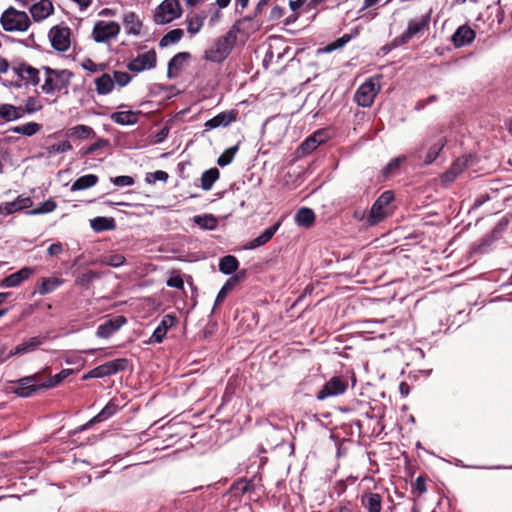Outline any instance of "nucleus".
Returning <instances> with one entry per match:
<instances>
[{"instance_id":"f257e3e1","label":"nucleus","mask_w":512,"mask_h":512,"mask_svg":"<svg viewBox=\"0 0 512 512\" xmlns=\"http://www.w3.org/2000/svg\"><path fill=\"white\" fill-rule=\"evenodd\" d=\"M236 39V32L229 30L226 34L218 37L213 45L205 51L204 59L215 63L224 61L229 56Z\"/></svg>"},{"instance_id":"f03ea898","label":"nucleus","mask_w":512,"mask_h":512,"mask_svg":"<svg viewBox=\"0 0 512 512\" xmlns=\"http://www.w3.org/2000/svg\"><path fill=\"white\" fill-rule=\"evenodd\" d=\"M393 201L394 193L389 190L384 191L373 203L366 218L367 224L374 226L390 216L394 211Z\"/></svg>"},{"instance_id":"7ed1b4c3","label":"nucleus","mask_w":512,"mask_h":512,"mask_svg":"<svg viewBox=\"0 0 512 512\" xmlns=\"http://www.w3.org/2000/svg\"><path fill=\"white\" fill-rule=\"evenodd\" d=\"M44 83L41 86L42 91L45 94H54L67 88L72 73L66 69L57 70L49 67H44Z\"/></svg>"},{"instance_id":"20e7f679","label":"nucleus","mask_w":512,"mask_h":512,"mask_svg":"<svg viewBox=\"0 0 512 512\" xmlns=\"http://www.w3.org/2000/svg\"><path fill=\"white\" fill-rule=\"evenodd\" d=\"M0 23L7 32H25L31 25L28 14L14 7H9L2 13Z\"/></svg>"},{"instance_id":"39448f33","label":"nucleus","mask_w":512,"mask_h":512,"mask_svg":"<svg viewBox=\"0 0 512 512\" xmlns=\"http://www.w3.org/2000/svg\"><path fill=\"white\" fill-rule=\"evenodd\" d=\"M182 8L178 0H164L154 10L153 20L158 25L168 24L179 18Z\"/></svg>"},{"instance_id":"423d86ee","label":"nucleus","mask_w":512,"mask_h":512,"mask_svg":"<svg viewBox=\"0 0 512 512\" xmlns=\"http://www.w3.org/2000/svg\"><path fill=\"white\" fill-rule=\"evenodd\" d=\"M379 91V77H371L357 89L354 99L359 106L370 107Z\"/></svg>"},{"instance_id":"0eeeda50","label":"nucleus","mask_w":512,"mask_h":512,"mask_svg":"<svg viewBox=\"0 0 512 512\" xmlns=\"http://www.w3.org/2000/svg\"><path fill=\"white\" fill-rule=\"evenodd\" d=\"M120 25L115 21H97L92 30V38L97 43H108L120 33Z\"/></svg>"},{"instance_id":"6e6552de","label":"nucleus","mask_w":512,"mask_h":512,"mask_svg":"<svg viewBox=\"0 0 512 512\" xmlns=\"http://www.w3.org/2000/svg\"><path fill=\"white\" fill-rule=\"evenodd\" d=\"M127 364L128 360L125 358H119L106 362L89 371L87 374L83 376V379L103 378L106 376L116 374L119 371H123L127 367Z\"/></svg>"},{"instance_id":"1a4fd4ad","label":"nucleus","mask_w":512,"mask_h":512,"mask_svg":"<svg viewBox=\"0 0 512 512\" xmlns=\"http://www.w3.org/2000/svg\"><path fill=\"white\" fill-rule=\"evenodd\" d=\"M157 63V55L154 50L137 55L127 64V69L133 73H141L146 70L155 68Z\"/></svg>"},{"instance_id":"9d476101","label":"nucleus","mask_w":512,"mask_h":512,"mask_svg":"<svg viewBox=\"0 0 512 512\" xmlns=\"http://www.w3.org/2000/svg\"><path fill=\"white\" fill-rule=\"evenodd\" d=\"M348 388V382L339 376L332 377L325 383L316 395L317 400L323 401L329 397L342 395Z\"/></svg>"},{"instance_id":"9b49d317","label":"nucleus","mask_w":512,"mask_h":512,"mask_svg":"<svg viewBox=\"0 0 512 512\" xmlns=\"http://www.w3.org/2000/svg\"><path fill=\"white\" fill-rule=\"evenodd\" d=\"M11 71L25 85H37L40 82L39 70L25 62L13 63Z\"/></svg>"},{"instance_id":"f8f14e48","label":"nucleus","mask_w":512,"mask_h":512,"mask_svg":"<svg viewBox=\"0 0 512 512\" xmlns=\"http://www.w3.org/2000/svg\"><path fill=\"white\" fill-rule=\"evenodd\" d=\"M39 382L40 375L38 373L21 378L16 382L14 393L20 397L32 396L39 389H44Z\"/></svg>"},{"instance_id":"ddd939ff","label":"nucleus","mask_w":512,"mask_h":512,"mask_svg":"<svg viewBox=\"0 0 512 512\" xmlns=\"http://www.w3.org/2000/svg\"><path fill=\"white\" fill-rule=\"evenodd\" d=\"M49 38L52 47L60 52H65L70 47V29L67 27H52Z\"/></svg>"},{"instance_id":"4468645a","label":"nucleus","mask_w":512,"mask_h":512,"mask_svg":"<svg viewBox=\"0 0 512 512\" xmlns=\"http://www.w3.org/2000/svg\"><path fill=\"white\" fill-rule=\"evenodd\" d=\"M176 323H177V318L175 315H173V314L164 315L162 320L160 321L159 325L156 327V329L150 336L147 343L148 344H158V343L163 342L168 330L171 327L175 326Z\"/></svg>"},{"instance_id":"2eb2a0df","label":"nucleus","mask_w":512,"mask_h":512,"mask_svg":"<svg viewBox=\"0 0 512 512\" xmlns=\"http://www.w3.org/2000/svg\"><path fill=\"white\" fill-rule=\"evenodd\" d=\"M330 138V133L326 129H320L310 135L299 147L302 154H310L320 144L325 143Z\"/></svg>"},{"instance_id":"dca6fc26","label":"nucleus","mask_w":512,"mask_h":512,"mask_svg":"<svg viewBox=\"0 0 512 512\" xmlns=\"http://www.w3.org/2000/svg\"><path fill=\"white\" fill-rule=\"evenodd\" d=\"M35 269L32 267H23L19 271L12 273L5 277L0 282V287L2 288H13L20 286L25 280H28L32 275H34Z\"/></svg>"},{"instance_id":"f3484780","label":"nucleus","mask_w":512,"mask_h":512,"mask_svg":"<svg viewBox=\"0 0 512 512\" xmlns=\"http://www.w3.org/2000/svg\"><path fill=\"white\" fill-rule=\"evenodd\" d=\"M125 323L126 319L123 316H117L113 319H109L98 326L96 336L107 339L118 331Z\"/></svg>"},{"instance_id":"a211bd4d","label":"nucleus","mask_w":512,"mask_h":512,"mask_svg":"<svg viewBox=\"0 0 512 512\" xmlns=\"http://www.w3.org/2000/svg\"><path fill=\"white\" fill-rule=\"evenodd\" d=\"M29 12L35 22H41L53 14L54 6L50 0H39L31 5Z\"/></svg>"},{"instance_id":"6ab92c4d","label":"nucleus","mask_w":512,"mask_h":512,"mask_svg":"<svg viewBox=\"0 0 512 512\" xmlns=\"http://www.w3.org/2000/svg\"><path fill=\"white\" fill-rule=\"evenodd\" d=\"M236 117L237 112L234 110L221 112L204 123L205 131H210L219 127H227L236 120Z\"/></svg>"},{"instance_id":"aec40b11","label":"nucleus","mask_w":512,"mask_h":512,"mask_svg":"<svg viewBox=\"0 0 512 512\" xmlns=\"http://www.w3.org/2000/svg\"><path fill=\"white\" fill-rule=\"evenodd\" d=\"M429 21V15H425L419 19L409 21L407 30L401 36L402 43H407L416 34L425 30L429 25Z\"/></svg>"},{"instance_id":"412c9836","label":"nucleus","mask_w":512,"mask_h":512,"mask_svg":"<svg viewBox=\"0 0 512 512\" xmlns=\"http://www.w3.org/2000/svg\"><path fill=\"white\" fill-rule=\"evenodd\" d=\"M361 505L367 512H381L382 496L378 493L366 492L361 496Z\"/></svg>"},{"instance_id":"4be33fe9","label":"nucleus","mask_w":512,"mask_h":512,"mask_svg":"<svg viewBox=\"0 0 512 512\" xmlns=\"http://www.w3.org/2000/svg\"><path fill=\"white\" fill-rule=\"evenodd\" d=\"M40 345H41L40 339L37 337H32L28 341L18 344L14 349H12L9 352V354L6 358L2 359V361H5L6 359L13 357V356H18V355H23V354L33 352Z\"/></svg>"},{"instance_id":"5701e85b","label":"nucleus","mask_w":512,"mask_h":512,"mask_svg":"<svg viewBox=\"0 0 512 512\" xmlns=\"http://www.w3.org/2000/svg\"><path fill=\"white\" fill-rule=\"evenodd\" d=\"M475 38V32L468 26L459 27L454 35L452 41L456 47H463L470 44Z\"/></svg>"},{"instance_id":"b1692460","label":"nucleus","mask_w":512,"mask_h":512,"mask_svg":"<svg viewBox=\"0 0 512 512\" xmlns=\"http://www.w3.org/2000/svg\"><path fill=\"white\" fill-rule=\"evenodd\" d=\"M281 225V222H277L271 227L267 228L263 233H261L258 237L251 240L247 245L246 248L248 249H255L257 247H260L264 244H266L270 239L274 236V234L277 232Z\"/></svg>"},{"instance_id":"393cba45","label":"nucleus","mask_w":512,"mask_h":512,"mask_svg":"<svg viewBox=\"0 0 512 512\" xmlns=\"http://www.w3.org/2000/svg\"><path fill=\"white\" fill-rule=\"evenodd\" d=\"M123 24L127 34L135 36L140 35L142 23L134 12H128L124 15Z\"/></svg>"},{"instance_id":"a878e982","label":"nucleus","mask_w":512,"mask_h":512,"mask_svg":"<svg viewBox=\"0 0 512 512\" xmlns=\"http://www.w3.org/2000/svg\"><path fill=\"white\" fill-rule=\"evenodd\" d=\"M140 112L128 110L117 111L111 114L110 118L119 125H133L138 121Z\"/></svg>"},{"instance_id":"bb28decb","label":"nucleus","mask_w":512,"mask_h":512,"mask_svg":"<svg viewBox=\"0 0 512 512\" xmlns=\"http://www.w3.org/2000/svg\"><path fill=\"white\" fill-rule=\"evenodd\" d=\"M0 118L7 122L23 118L22 107L12 104H0Z\"/></svg>"},{"instance_id":"cd10ccee","label":"nucleus","mask_w":512,"mask_h":512,"mask_svg":"<svg viewBox=\"0 0 512 512\" xmlns=\"http://www.w3.org/2000/svg\"><path fill=\"white\" fill-rule=\"evenodd\" d=\"M63 282V279L57 277H42L39 280L37 292L41 295L49 294L61 286Z\"/></svg>"},{"instance_id":"c85d7f7f","label":"nucleus","mask_w":512,"mask_h":512,"mask_svg":"<svg viewBox=\"0 0 512 512\" xmlns=\"http://www.w3.org/2000/svg\"><path fill=\"white\" fill-rule=\"evenodd\" d=\"M95 86L98 94L106 95L114 89V80L109 74L104 73L95 79Z\"/></svg>"},{"instance_id":"c756f323","label":"nucleus","mask_w":512,"mask_h":512,"mask_svg":"<svg viewBox=\"0 0 512 512\" xmlns=\"http://www.w3.org/2000/svg\"><path fill=\"white\" fill-rule=\"evenodd\" d=\"M445 144L446 140L443 137H439L434 142L431 143L424 161L426 165H429L436 160L439 153L444 148Z\"/></svg>"},{"instance_id":"7c9ffc66","label":"nucleus","mask_w":512,"mask_h":512,"mask_svg":"<svg viewBox=\"0 0 512 512\" xmlns=\"http://www.w3.org/2000/svg\"><path fill=\"white\" fill-rule=\"evenodd\" d=\"M98 177L94 174H87L78 178L71 186V191H80L95 186Z\"/></svg>"},{"instance_id":"2f4dec72","label":"nucleus","mask_w":512,"mask_h":512,"mask_svg":"<svg viewBox=\"0 0 512 512\" xmlns=\"http://www.w3.org/2000/svg\"><path fill=\"white\" fill-rule=\"evenodd\" d=\"M42 126L36 122L24 123L10 129L11 132L23 136L31 137L41 130Z\"/></svg>"},{"instance_id":"473e14b6","label":"nucleus","mask_w":512,"mask_h":512,"mask_svg":"<svg viewBox=\"0 0 512 512\" xmlns=\"http://www.w3.org/2000/svg\"><path fill=\"white\" fill-rule=\"evenodd\" d=\"M315 214L310 208H301L295 215V222L298 226L309 227L314 223Z\"/></svg>"},{"instance_id":"72a5a7b5","label":"nucleus","mask_w":512,"mask_h":512,"mask_svg":"<svg viewBox=\"0 0 512 512\" xmlns=\"http://www.w3.org/2000/svg\"><path fill=\"white\" fill-rule=\"evenodd\" d=\"M90 226L95 232L108 231L115 228V221L113 218L96 217L90 220Z\"/></svg>"},{"instance_id":"f704fd0d","label":"nucleus","mask_w":512,"mask_h":512,"mask_svg":"<svg viewBox=\"0 0 512 512\" xmlns=\"http://www.w3.org/2000/svg\"><path fill=\"white\" fill-rule=\"evenodd\" d=\"M193 221L200 228L206 230H214L218 224L216 217L212 214L196 215L193 217Z\"/></svg>"},{"instance_id":"c9c22d12","label":"nucleus","mask_w":512,"mask_h":512,"mask_svg":"<svg viewBox=\"0 0 512 512\" xmlns=\"http://www.w3.org/2000/svg\"><path fill=\"white\" fill-rule=\"evenodd\" d=\"M238 260L232 255L224 256L219 262V270L224 274H231L238 269Z\"/></svg>"},{"instance_id":"e433bc0d","label":"nucleus","mask_w":512,"mask_h":512,"mask_svg":"<svg viewBox=\"0 0 512 512\" xmlns=\"http://www.w3.org/2000/svg\"><path fill=\"white\" fill-rule=\"evenodd\" d=\"M72 373L73 369H63L58 374L50 377L46 382L40 383V386L44 389L56 387Z\"/></svg>"},{"instance_id":"4c0bfd02","label":"nucleus","mask_w":512,"mask_h":512,"mask_svg":"<svg viewBox=\"0 0 512 512\" xmlns=\"http://www.w3.org/2000/svg\"><path fill=\"white\" fill-rule=\"evenodd\" d=\"M218 178L219 171L217 168H212L205 171L201 176V187L204 190H210Z\"/></svg>"},{"instance_id":"58836bf2","label":"nucleus","mask_w":512,"mask_h":512,"mask_svg":"<svg viewBox=\"0 0 512 512\" xmlns=\"http://www.w3.org/2000/svg\"><path fill=\"white\" fill-rule=\"evenodd\" d=\"M184 32L182 29H173L165 34L160 40L159 45L161 47H168L170 45L176 44L179 42L183 36Z\"/></svg>"},{"instance_id":"ea45409f","label":"nucleus","mask_w":512,"mask_h":512,"mask_svg":"<svg viewBox=\"0 0 512 512\" xmlns=\"http://www.w3.org/2000/svg\"><path fill=\"white\" fill-rule=\"evenodd\" d=\"M43 108L41 101L36 97H28L24 102V107H22L23 116L25 114H34L40 111Z\"/></svg>"},{"instance_id":"a19ab883","label":"nucleus","mask_w":512,"mask_h":512,"mask_svg":"<svg viewBox=\"0 0 512 512\" xmlns=\"http://www.w3.org/2000/svg\"><path fill=\"white\" fill-rule=\"evenodd\" d=\"M237 150H238V147L237 146H234V147H230L228 149H226L218 158L217 160V164L221 167H224V166H227L229 165L234 157H235V154L237 153Z\"/></svg>"},{"instance_id":"79ce46f5","label":"nucleus","mask_w":512,"mask_h":512,"mask_svg":"<svg viewBox=\"0 0 512 512\" xmlns=\"http://www.w3.org/2000/svg\"><path fill=\"white\" fill-rule=\"evenodd\" d=\"M55 201L49 199L43 202L38 208L32 209L27 212L28 215H40L45 213H50L56 209Z\"/></svg>"},{"instance_id":"37998d69","label":"nucleus","mask_w":512,"mask_h":512,"mask_svg":"<svg viewBox=\"0 0 512 512\" xmlns=\"http://www.w3.org/2000/svg\"><path fill=\"white\" fill-rule=\"evenodd\" d=\"M69 133L70 136L85 139L93 134V129L85 125H76L69 130Z\"/></svg>"},{"instance_id":"c03bdc74","label":"nucleus","mask_w":512,"mask_h":512,"mask_svg":"<svg viewBox=\"0 0 512 512\" xmlns=\"http://www.w3.org/2000/svg\"><path fill=\"white\" fill-rule=\"evenodd\" d=\"M72 149V145L69 141H61L59 143L50 145L46 148L48 155H55L59 153H65Z\"/></svg>"},{"instance_id":"a18cd8bd","label":"nucleus","mask_w":512,"mask_h":512,"mask_svg":"<svg viewBox=\"0 0 512 512\" xmlns=\"http://www.w3.org/2000/svg\"><path fill=\"white\" fill-rule=\"evenodd\" d=\"M203 26V17L194 16L187 20V31L194 35L197 34Z\"/></svg>"},{"instance_id":"49530a36","label":"nucleus","mask_w":512,"mask_h":512,"mask_svg":"<svg viewBox=\"0 0 512 512\" xmlns=\"http://www.w3.org/2000/svg\"><path fill=\"white\" fill-rule=\"evenodd\" d=\"M103 263L111 267H120L125 263V257L121 254H110L104 257Z\"/></svg>"},{"instance_id":"de8ad7c7","label":"nucleus","mask_w":512,"mask_h":512,"mask_svg":"<svg viewBox=\"0 0 512 512\" xmlns=\"http://www.w3.org/2000/svg\"><path fill=\"white\" fill-rule=\"evenodd\" d=\"M404 157H397V158H394L392 159L386 166L385 168L383 169V175L385 177H388L390 176L391 174H393V172L395 170H397L401 163L404 161Z\"/></svg>"},{"instance_id":"09e8293b","label":"nucleus","mask_w":512,"mask_h":512,"mask_svg":"<svg viewBox=\"0 0 512 512\" xmlns=\"http://www.w3.org/2000/svg\"><path fill=\"white\" fill-rule=\"evenodd\" d=\"M168 174L165 171L158 170L155 172L148 173L146 175V182L149 184H155L157 181H167Z\"/></svg>"},{"instance_id":"8fccbe9b","label":"nucleus","mask_w":512,"mask_h":512,"mask_svg":"<svg viewBox=\"0 0 512 512\" xmlns=\"http://www.w3.org/2000/svg\"><path fill=\"white\" fill-rule=\"evenodd\" d=\"M351 40V36L348 34H344L342 37L338 38L334 42L330 43L326 48V52H331L333 50L342 48L346 43Z\"/></svg>"},{"instance_id":"3c124183","label":"nucleus","mask_w":512,"mask_h":512,"mask_svg":"<svg viewBox=\"0 0 512 512\" xmlns=\"http://www.w3.org/2000/svg\"><path fill=\"white\" fill-rule=\"evenodd\" d=\"M232 488L240 494H245L252 489V482L247 479H240L233 484Z\"/></svg>"},{"instance_id":"603ef678","label":"nucleus","mask_w":512,"mask_h":512,"mask_svg":"<svg viewBox=\"0 0 512 512\" xmlns=\"http://www.w3.org/2000/svg\"><path fill=\"white\" fill-rule=\"evenodd\" d=\"M114 84L117 83L119 86H126L131 81V76L122 71H115L113 75Z\"/></svg>"},{"instance_id":"864d4df0","label":"nucleus","mask_w":512,"mask_h":512,"mask_svg":"<svg viewBox=\"0 0 512 512\" xmlns=\"http://www.w3.org/2000/svg\"><path fill=\"white\" fill-rule=\"evenodd\" d=\"M111 182L116 186L124 187L133 185L134 179L131 176L123 175L111 178Z\"/></svg>"},{"instance_id":"5fc2aeb1","label":"nucleus","mask_w":512,"mask_h":512,"mask_svg":"<svg viewBox=\"0 0 512 512\" xmlns=\"http://www.w3.org/2000/svg\"><path fill=\"white\" fill-rule=\"evenodd\" d=\"M189 58V53L182 52L175 55L169 62V69L175 67L179 68L180 65Z\"/></svg>"},{"instance_id":"6e6d98bb","label":"nucleus","mask_w":512,"mask_h":512,"mask_svg":"<svg viewBox=\"0 0 512 512\" xmlns=\"http://www.w3.org/2000/svg\"><path fill=\"white\" fill-rule=\"evenodd\" d=\"M82 67L87 70V71H90V72H98V71H101L104 69V65H99V64H96L94 61H92L91 59H85L83 62H82Z\"/></svg>"},{"instance_id":"4d7b16f0","label":"nucleus","mask_w":512,"mask_h":512,"mask_svg":"<svg viewBox=\"0 0 512 512\" xmlns=\"http://www.w3.org/2000/svg\"><path fill=\"white\" fill-rule=\"evenodd\" d=\"M109 145V141L106 139H98L95 143L91 144L85 151V154H92L98 149H102Z\"/></svg>"},{"instance_id":"13d9d810","label":"nucleus","mask_w":512,"mask_h":512,"mask_svg":"<svg viewBox=\"0 0 512 512\" xmlns=\"http://www.w3.org/2000/svg\"><path fill=\"white\" fill-rule=\"evenodd\" d=\"M114 413L113 409L110 406H106L101 410L99 414H97L89 423L100 422L110 417Z\"/></svg>"},{"instance_id":"bf43d9fd","label":"nucleus","mask_w":512,"mask_h":512,"mask_svg":"<svg viewBox=\"0 0 512 512\" xmlns=\"http://www.w3.org/2000/svg\"><path fill=\"white\" fill-rule=\"evenodd\" d=\"M167 286L177 289H183L184 281L180 275H174L167 280Z\"/></svg>"},{"instance_id":"052dcab7","label":"nucleus","mask_w":512,"mask_h":512,"mask_svg":"<svg viewBox=\"0 0 512 512\" xmlns=\"http://www.w3.org/2000/svg\"><path fill=\"white\" fill-rule=\"evenodd\" d=\"M469 158L468 157H461L458 158L451 167L460 174L467 166H468Z\"/></svg>"},{"instance_id":"680f3d73","label":"nucleus","mask_w":512,"mask_h":512,"mask_svg":"<svg viewBox=\"0 0 512 512\" xmlns=\"http://www.w3.org/2000/svg\"><path fill=\"white\" fill-rule=\"evenodd\" d=\"M307 3H308V0H290L289 1L290 9L292 10V12H294L296 14L294 19L298 18V15H299L298 11Z\"/></svg>"},{"instance_id":"e2e57ef3","label":"nucleus","mask_w":512,"mask_h":512,"mask_svg":"<svg viewBox=\"0 0 512 512\" xmlns=\"http://www.w3.org/2000/svg\"><path fill=\"white\" fill-rule=\"evenodd\" d=\"M16 201L18 202V204L22 210L30 208L33 205L32 199L30 197L24 196V195H19L16 198Z\"/></svg>"},{"instance_id":"0e129e2a","label":"nucleus","mask_w":512,"mask_h":512,"mask_svg":"<svg viewBox=\"0 0 512 512\" xmlns=\"http://www.w3.org/2000/svg\"><path fill=\"white\" fill-rule=\"evenodd\" d=\"M458 172L454 170L452 167H450L443 175H442V181L446 183L453 182L456 177L458 176Z\"/></svg>"},{"instance_id":"69168bd1","label":"nucleus","mask_w":512,"mask_h":512,"mask_svg":"<svg viewBox=\"0 0 512 512\" xmlns=\"http://www.w3.org/2000/svg\"><path fill=\"white\" fill-rule=\"evenodd\" d=\"M458 172L454 170L452 167H450L443 175H442V181L446 183L453 182L456 177L458 176Z\"/></svg>"},{"instance_id":"338daca9","label":"nucleus","mask_w":512,"mask_h":512,"mask_svg":"<svg viewBox=\"0 0 512 512\" xmlns=\"http://www.w3.org/2000/svg\"><path fill=\"white\" fill-rule=\"evenodd\" d=\"M458 172L454 170L452 167H450L443 175H442V181L446 183L453 182L456 177L458 176Z\"/></svg>"},{"instance_id":"774afa93","label":"nucleus","mask_w":512,"mask_h":512,"mask_svg":"<svg viewBox=\"0 0 512 512\" xmlns=\"http://www.w3.org/2000/svg\"><path fill=\"white\" fill-rule=\"evenodd\" d=\"M62 251H63V247L60 242L51 244L49 246V248L47 249L48 254L51 256H57V255L61 254Z\"/></svg>"}]
</instances>
